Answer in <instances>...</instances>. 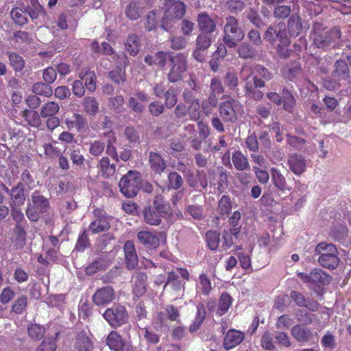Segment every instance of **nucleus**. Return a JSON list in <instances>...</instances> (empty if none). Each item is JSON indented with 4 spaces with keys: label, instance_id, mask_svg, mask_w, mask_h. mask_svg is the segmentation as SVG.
<instances>
[{
    "label": "nucleus",
    "instance_id": "obj_1",
    "mask_svg": "<svg viewBox=\"0 0 351 351\" xmlns=\"http://www.w3.org/2000/svg\"><path fill=\"white\" fill-rule=\"evenodd\" d=\"M163 14L161 20V27L165 31H169L173 23L180 20L186 12L185 5L180 1L160 0Z\"/></svg>",
    "mask_w": 351,
    "mask_h": 351
},
{
    "label": "nucleus",
    "instance_id": "obj_2",
    "mask_svg": "<svg viewBox=\"0 0 351 351\" xmlns=\"http://www.w3.org/2000/svg\"><path fill=\"white\" fill-rule=\"evenodd\" d=\"M340 37L341 32L339 28L334 27L329 31H326L322 23H315L312 38L317 47L324 49L334 45Z\"/></svg>",
    "mask_w": 351,
    "mask_h": 351
},
{
    "label": "nucleus",
    "instance_id": "obj_3",
    "mask_svg": "<svg viewBox=\"0 0 351 351\" xmlns=\"http://www.w3.org/2000/svg\"><path fill=\"white\" fill-rule=\"evenodd\" d=\"M243 37L244 33L239 26L238 21L233 16L228 17L223 29L225 45L230 48L234 47Z\"/></svg>",
    "mask_w": 351,
    "mask_h": 351
},
{
    "label": "nucleus",
    "instance_id": "obj_4",
    "mask_svg": "<svg viewBox=\"0 0 351 351\" xmlns=\"http://www.w3.org/2000/svg\"><path fill=\"white\" fill-rule=\"evenodd\" d=\"M141 176L137 171H130L123 176L119 185L121 193L127 197H133L141 189Z\"/></svg>",
    "mask_w": 351,
    "mask_h": 351
},
{
    "label": "nucleus",
    "instance_id": "obj_5",
    "mask_svg": "<svg viewBox=\"0 0 351 351\" xmlns=\"http://www.w3.org/2000/svg\"><path fill=\"white\" fill-rule=\"evenodd\" d=\"M252 69L247 66H243L241 71V78L245 81V95L254 99H259L263 97V93L257 90V88H261L265 86V82L261 79L255 78V81L252 82L250 74Z\"/></svg>",
    "mask_w": 351,
    "mask_h": 351
},
{
    "label": "nucleus",
    "instance_id": "obj_6",
    "mask_svg": "<svg viewBox=\"0 0 351 351\" xmlns=\"http://www.w3.org/2000/svg\"><path fill=\"white\" fill-rule=\"evenodd\" d=\"M103 317L112 327L117 328L127 322L128 315L123 306L117 305L106 309Z\"/></svg>",
    "mask_w": 351,
    "mask_h": 351
},
{
    "label": "nucleus",
    "instance_id": "obj_7",
    "mask_svg": "<svg viewBox=\"0 0 351 351\" xmlns=\"http://www.w3.org/2000/svg\"><path fill=\"white\" fill-rule=\"evenodd\" d=\"M172 66L168 75V79L171 82H175L182 78V74L187 68L186 56L179 53L171 59Z\"/></svg>",
    "mask_w": 351,
    "mask_h": 351
},
{
    "label": "nucleus",
    "instance_id": "obj_8",
    "mask_svg": "<svg viewBox=\"0 0 351 351\" xmlns=\"http://www.w3.org/2000/svg\"><path fill=\"white\" fill-rule=\"evenodd\" d=\"M265 38L273 44L276 39L284 45H289L290 40L287 36L285 24H276L269 27L265 32Z\"/></svg>",
    "mask_w": 351,
    "mask_h": 351
},
{
    "label": "nucleus",
    "instance_id": "obj_9",
    "mask_svg": "<svg viewBox=\"0 0 351 351\" xmlns=\"http://www.w3.org/2000/svg\"><path fill=\"white\" fill-rule=\"evenodd\" d=\"M240 109L238 101L228 99L219 106V114L223 121L234 122L237 120V114Z\"/></svg>",
    "mask_w": 351,
    "mask_h": 351
},
{
    "label": "nucleus",
    "instance_id": "obj_10",
    "mask_svg": "<svg viewBox=\"0 0 351 351\" xmlns=\"http://www.w3.org/2000/svg\"><path fill=\"white\" fill-rule=\"evenodd\" d=\"M298 276L304 282H313L317 285H328L331 277L320 269H313L309 274L299 273Z\"/></svg>",
    "mask_w": 351,
    "mask_h": 351
},
{
    "label": "nucleus",
    "instance_id": "obj_11",
    "mask_svg": "<svg viewBox=\"0 0 351 351\" xmlns=\"http://www.w3.org/2000/svg\"><path fill=\"white\" fill-rule=\"evenodd\" d=\"M114 299V289L109 286L98 289L93 296V300L97 306L106 305L112 302Z\"/></svg>",
    "mask_w": 351,
    "mask_h": 351
},
{
    "label": "nucleus",
    "instance_id": "obj_12",
    "mask_svg": "<svg viewBox=\"0 0 351 351\" xmlns=\"http://www.w3.org/2000/svg\"><path fill=\"white\" fill-rule=\"evenodd\" d=\"M288 31L292 37L298 36L303 30L306 29L308 26L303 24L302 19L298 14H292L288 21Z\"/></svg>",
    "mask_w": 351,
    "mask_h": 351
},
{
    "label": "nucleus",
    "instance_id": "obj_13",
    "mask_svg": "<svg viewBox=\"0 0 351 351\" xmlns=\"http://www.w3.org/2000/svg\"><path fill=\"white\" fill-rule=\"evenodd\" d=\"M292 336L300 343L309 341L313 338L312 331L302 325L297 324L291 328Z\"/></svg>",
    "mask_w": 351,
    "mask_h": 351
},
{
    "label": "nucleus",
    "instance_id": "obj_14",
    "mask_svg": "<svg viewBox=\"0 0 351 351\" xmlns=\"http://www.w3.org/2000/svg\"><path fill=\"white\" fill-rule=\"evenodd\" d=\"M290 169L296 175L302 173L306 167V161L304 157L298 154H292L288 158Z\"/></svg>",
    "mask_w": 351,
    "mask_h": 351
},
{
    "label": "nucleus",
    "instance_id": "obj_15",
    "mask_svg": "<svg viewBox=\"0 0 351 351\" xmlns=\"http://www.w3.org/2000/svg\"><path fill=\"white\" fill-rule=\"evenodd\" d=\"M243 338L244 335L242 332L236 330H230L225 335L223 346L226 350H230L239 345Z\"/></svg>",
    "mask_w": 351,
    "mask_h": 351
},
{
    "label": "nucleus",
    "instance_id": "obj_16",
    "mask_svg": "<svg viewBox=\"0 0 351 351\" xmlns=\"http://www.w3.org/2000/svg\"><path fill=\"white\" fill-rule=\"evenodd\" d=\"M137 237L140 243L149 249H155L159 245L158 237L151 232L140 231Z\"/></svg>",
    "mask_w": 351,
    "mask_h": 351
},
{
    "label": "nucleus",
    "instance_id": "obj_17",
    "mask_svg": "<svg viewBox=\"0 0 351 351\" xmlns=\"http://www.w3.org/2000/svg\"><path fill=\"white\" fill-rule=\"evenodd\" d=\"M197 24L199 29L206 34L213 32L216 28L215 21L204 13L198 15Z\"/></svg>",
    "mask_w": 351,
    "mask_h": 351
},
{
    "label": "nucleus",
    "instance_id": "obj_18",
    "mask_svg": "<svg viewBox=\"0 0 351 351\" xmlns=\"http://www.w3.org/2000/svg\"><path fill=\"white\" fill-rule=\"evenodd\" d=\"M106 344L110 350L124 351V342L122 337L115 331H111L106 338Z\"/></svg>",
    "mask_w": 351,
    "mask_h": 351
},
{
    "label": "nucleus",
    "instance_id": "obj_19",
    "mask_svg": "<svg viewBox=\"0 0 351 351\" xmlns=\"http://www.w3.org/2000/svg\"><path fill=\"white\" fill-rule=\"evenodd\" d=\"M64 123L69 130L75 129L77 131H81L86 126V119L77 113H75L72 119H66Z\"/></svg>",
    "mask_w": 351,
    "mask_h": 351
},
{
    "label": "nucleus",
    "instance_id": "obj_20",
    "mask_svg": "<svg viewBox=\"0 0 351 351\" xmlns=\"http://www.w3.org/2000/svg\"><path fill=\"white\" fill-rule=\"evenodd\" d=\"M167 213H161L158 209L149 208L145 210V221L152 226H157L161 222V217Z\"/></svg>",
    "mask_w": 351,
    "mask_h": 351
},
{
    "label": "nucleus",
    "instance_id": "obj_21",
    "mask_svg": "<svg viewBox=\"0 0 351 351\" xmlns=\"http://www.w3.org/2000/svg\"><path fill=\"white\" fill-rule=\"evenodd\" d=\"M147 275L143 272H137L134 276V286L133 293L138 297L141 296L145 291Z\"/></svg>",
    "mask_w": 351,
    "mask_h": 351
},
{
    "label": "nucleus",
    "instance_id": "obj_22",
    "mask_svg": "<svg viewBox=\"0 0 351 351\" xmlns=\"http://www.w3.org/2000/svg\"><path fill=\"white\" fill-rule=\"evenodd\" d=\"M149 162L152 170L156 173H160L166 168V164L161 156L155 152L149 153Z\"/></svg>",
    "mask_w": 351,
    "mask_h": 351
},
{
    "label": "nucleus",
    "instance_id": "obj_23",
    "mask_svg": "<svg viewBox=\"0 0 351 351\" xmlns=\"http://www.w3.org/2000/svg\"><path fill=\"white\" fill-rule=\"evenodd\" d=\"M318 262L322 267L333 269L337 267L339 262L338 252L330 255L324 254L323 256H319Z\"/></svg>",
    "mask_w": 351,
    "mask_h": 351
},
{
    "label": "nucleus",
    "instance_id": "obj_24",
    "mask_svg": "<svg viewBox=\"0 0 351 351\" xmlns=\"http://www.w3.org/2000/svg\"><path fill=\"white\" fill-rule=\"evenodd\" d=\"M335 69L332 73L334 79L338 80H346L349 77V69L344 60H337L335 62Z\"/></svg>",
    "mask_w": 351,
    "mask_h": 351
},
{
    "label": "nucleus",
    "instance_id": "obj_25",
    "mask_svg": "<svg viewBox=\"0 0 351 351\" xmlns=\"http://www.w3.org/2000/svg\"><path fill=\"white\" fill-rule=\"evenodd\" d=\"M140 40L135 34H130L125 43V50L131 55L136 56L140 49Z\"/></svg>",
    "mask_w": 351,
    "mask_h": 351
},
{
    "label": "nucleus",
    "instance_id": "obj_26",
    "mask_svg": "<svg viewBox=\"0 0 351 351\" xmlns=\"http://www.w3.org/2000/svg\"><path fill=\"white\" fill-rule=\"evenodd\" d=\"M232 160L234 167L239 171H245L250 168L247 157L239 151L233 153Z\"/></svg>",
    "mask_w": 351,
    "mask_h": 351
},
{
    "label": "nucleus",
    "instance_id": "obj_27",
    "mask_svg": "<svg viewBox=\"0 0 351 351\" xmlns=\"http://www.w3.org/2000/svg\"><path fill=\"white\" fill-rule=\"evenodd\" d=\"M10 196L14 206L23 204L25 197L24 194V189L21 182L18 183L15 187L10 190Z\"/></svg>",
    "mask_w": 351,
    "mask_h": 351
},
{
    "label": "nucleus",
    "instance_id": "obj_28",
    "mask_svg": "<svg viewBox=\"0 0 351 351\" xmlns=\"http://www.w3.org/2000/svg\"><path fill=\"white\" fill-rule=\"evenodd\" d=\"M245 66H247L252 69V73L250 74L251 80L252 82L255 81V78L261 79L263 78L265 80H269L271 79V74L263 66L261 65H249L245 64Z\"/></svg>",
    "mask_w": 351,
    "mask_h": 351
},
{
    "label": "nucleus",
    "instance_id": "obj_29",
    "mask_svg": "<svg viewBox=\"0 0 351 351\" xmlns=\"http://www.w3.org/2000/svg\"><path fill=\"white\" fill-rule=\"evenodd\" d=\"M109 223L105 217H100L94 220L89 225V230L97 234L107 230L109 228Z\"/></svg>",
    "mask_w": 351,
    "mask_h": 351
},
{
    "label": "nucleus",
    "instance_id": "obj_30",
    "mask_svg": "<svg viewBox=\"0 0 351 351\" xmlns=\"http://www.w3.org/2000/svg\"><path fill=\"white\" fill-rule=\"evenodd\" d=\"M75 346L77 351H93V348L90 339L83 333L78 335Z\"/></svg>",
    "mask_w": 351,
    "mask_h": 351
},
{
    "label": "nucleus",
    "instance_id": "obj_31",
    "mask_svg": "<svg viewBox=\"0 0 351 351\" xmlns=\"http://www.w3.org/2000/svg\"><path fill=\"white\" fill-rule=\"evenodd\" d=\"M271 179L274 186L280 191L288 189L285 178L279 170L276 168L271 169Z\"/></svg>",
    "mask_w": 351,
    "mask_h": 351
},
{
    "label": "nucleus",
    "instance_id": "obj_32",
    "mask_svg": "<svg viewBox=\"0 0 351 351\" xmlns=\"http://www.w3.org/2000/svg\"><path fill=\"white\" fill-rule=\"evenodd\" d=\"M60 106L54 101H49L45 104L40 109V116L43 118L55 117L59 112Z\"/></svg>",
    "mask_w": 351,
    "mask_h": 351
},
{
    "label": "nucleus",
    "instance_id": "obj_33",
    "mask_svg": "<svg viewBox=\"0 0 351 351\" xmlns=\"http://www.w3.org/2000/svg\"><path fill=\"white\" fill-rule=\"evenodd\" d=\"M211 282L208 277L205 274H200L199 281L196 285L197 293H202L203 295H207L211 290Z\"/></svg>",
    "mask_w": 351,
    "mask_h": 351
},
{
    "label": "nucleus",
    "instance_id": "obj_34",
    "mask_svg": "<svg viewBox=\"0 0 351 351\" xmlns=\"http://www.w3.org/2000/svg\"><path fill=\"white\" fill-rule=\"evenodd\" d=\"M206 317V311L204 308V305L202 303H199L197 306V313L196 317L193 322V323L190 326V330L191 332H195L197 330L204 320Z\"/></svg>",
    "mask_w": 351,
    "mask_h": 351
},
{
    "label": "nucleus",
    "instance_id": "obj_35",
    "mask_svg": "<svg viewBox=\"0 0 351 351\" xmlns=\"http://www.w3.org/2000/svg\"><path fill=\"white\" fill-rule=\"evenodd\" d=\"M99 168L103 176L110 177L115 173V165L110 162L107 157H103L99 160Z\"/></svg>",
    "mask_w": 351,
    "mask_h": 351
},
{
    "label": "nucleus",
    "instance_id": "obj_36",
    "mask_svg": "<svg viewBox=\"0 0 351 351\" xmlns=\"http://www.w3.org/2000/svg\"><path fill=\"white\" fill-rule=\"evenodd\" d=\"M32 200L34 207L40 213L45 212L49 207V202L47 199L38 193H34L32 195Z\"/></svg>",
    "mask_w": 351,
    "mask_h": 351
},
{
    "label": "nucleus",
    "instance_id": "obj_37",
    "mask_svg": "<svg viewBox=\"0 0 351 351\" xmlns=\"http://www.w3.org/2000/svg\"><path fill=\"white\" fill-rule=\"evenodd\" d=\"M232 304V298L228 293H222L219 301L217 313L219 315H223L227 313Z\"/></svg>",
    "mask_w": 351,
    "mask_h": 351
},
{
    "label": "nucleus",
    "instance_id": "obj_38",
    "mask_svg": "<svg viewBox=\"0 0 351 351\" xmlns=\"http://www.w3.org/2000/svg\"><path fill=\"white\" fill-rule=\"evenodd\" d=\"M22 117L32 126L37 127L40 124V115L36 111L25 110L22 112Z\"/></svg>",
    "mask_w": 351,
    "mask_h": 351
},
{
    "label": "nucleus",
    "instance_id": "obj_39",
    "mask_svg": "<svg viewBox=\"0 0 351 351\" xmlns=\"http://www.w3.org/2000/svg\"><path fill=\"white\" fill-rule=\"evenodd\" d=\"M143 13L142 8L136 2H131L125 9L126 16L131 20H136Z\"/></svg>",
    "mask_w": 351,
    "mask_h": 351
},
{
    "label": "nucleus",
    "instance_id": "obj_40",
    "mask_svg": "<svg viewBox=\"0 0 351 351\" xmlns=\"http://www.w3.org/2000/svg\"><path fill=\"white\" fill-rule=\"evenodd\" d=\"M315 252L319 256H323L324 254L330 255L338 252L337 247L333 244L324 242L319 243L315 247Z\"/></svg>",
    "mask_w": 351,
    "mask_h": 351
},
{
    "label": "nucleus",
    "instance_id": "obj_41",
    "mask_svg": "<svg viewBox=\"0 0 351 351\" xmlns=\"http://www.w3.org/2000/svg\"><path fill=\"white\" fill-rule=\"evenodd\" d=\"M206 239L208 247L211 250H216L220 241V234L216 231H208L206 234Z\"/></svg>",
    "mask_w": 351,
    "mask_h": 351
},
{
    "label": "nucleus",
    "instance_id": "obj_42",
    "mask_svg": "<svg viewBox=\"0 0 351 351\" xmlns=\"http://www.w3.org/2000/svg\"><path fill=\"white\" fill-rule=\"evenodd\" d=\"M45 331L44 327L36 324H31L27 328L29 336L34 339H40L43 337Z\"/></svg>",
    "mask_w": 351,
    "mask_h": 351
},
{
    "label": "nucleus",
    "instance_id": "obj_43",
    "mask_svg": "<svg viewBox=\"0 0 351 351\" xmlns=\"http://www.w3.org/2000/svg\"><path fill=\"white\" fill-rule=\"evenodd\" d=\"M10 63L13 69L19 71L24 68L25 62L21 56L14 52H9L8 53Z\"/></svg>",
    "mask_w": 351,
    "mask_h": 351
},
{
    "label": "nucleus",
    "instance_id": "obj_44",
    "mask_svg": "<svg viewBox=\"0 0 351 351\" xmlns=\"http://www.w3.org/2000/svg\"><path fill=\"white\" fill-rule=\"evenodd\" d=\"M83 104L87 113L94 115L98 112L99 104L95 98L86 97L84 99Z\"/></svg>",
    "mask_w": 351,
    "mask_h": 351
},
{
    "label": "nucleus",
    "instance_id": "obj_45",
    "mask_svg": "<svg viewBox=\"0 0 351 351\" xmlns=\"http://www.w3.org/2000/svg\"><path fill=\"white\" fill-rule=\"evenodd\" d=\"M34 93L36 95H44L49 97L51 95L53 91L51 86L47 83L38 82L33 86L32 89Z\"/></svg>",
    "mask_w": 351,
    "mask_h": 351
},
{
    "label": "nucleus",
    "instance_id": "obj_46",
    "mask_svg": "<svg viewBox=\"0 0 351 351\" xmlns=\"http://www.w3.org/2000/svg\"><path fill=\"white\" fill-rule=\"evenodd\" d=\"M169 187L172 189H180L183 183L182 176L177 172H171L168 176Z\"/></svg>",
    "mask_w": 351,
    "mask_h": 351
},
{
    "label": "nucleus",
    "instance_id": "obj_47",
    "mask_svg": "<svg viewBox=\"0 0 351 351\" xmlns=\"http://www.w3.org/2000/svg\"><path fill=\"white\" fill-rule=\"evenodd\" d=\"M11 15L14 22L19 25H23L27 22V13L19 8H14L11 11Z\"/></svg>",
    "mask_w": 351,
    "mask_h": 351
},
{
    "label": "nucleus",
    "instance_id": "obj_48",
    "mask_svg": "<svg viewBox=\"0 0 351 351\" xmlns=\"http://www.w3.org/2000/svg\"><path fill=\"white\" fill-rule=\"evenodd\" d=\"M282 99L284 109L287 111L291 112L295 104V101L292 94L287 90H283Z\"/></svg>",
    "mask_w": 351,
    "mask_h": 351
},
{
    "label": "nucleus",
    "instance_id": "obj_49",
    "mask_svg": "<svg viewBox=\"0 0 351 351\" xmlns=\"http://www.w3.org/2000/svg\"><path fill=\"white\" fill-rule=\"evenodd\" d=\"M212 39L207 34H200L196 39V47L204 51L206 50L211 45Z\"/></svg>",
    "mask_w": 351,
    "mask_h": 351
},
{
    "label": "nucleus",
    "instance_id": "obj_50",
    "mask_svg": "<svg viewBox=\"0 0 351 351\" xmlns=\"http://www.w3.org/2000/svg\"><path fill=\"white\" fill-rule=\"evenodd\" d=\"M56 143L57 142L55 141L53 143H45L43 145L45 154L47 156L50 158H54L59 156L61 154L60 149L55 146Z\"/></svg>",
    "mask_w": 351,
    "mask_h": 351
},
{
    "label": "nucleus",
    "instance_id": "obj_51",
    "mask_svg": "<svg viewBox=\"0 0 351 351\" xmlns=\"http://www.w3.org/2000/svg\"><path fill=\"white\" fill-rule=\"evenodd\" d=\"M287 143L290 147L295 150H301L304 148L305 141L295 136H288Z\"/></svg>",
    "mask_w": 351,
    "mask_h": 351
},
{
    "label": "nucleus",
    "instance_id": "obj_52",
    "mask_svg": "<svg viewBox=\"0 0 351 351\" xmlns=\"http://www.w3.org/2000/svg\"><path fill=\"white\" fill-rule=\"evenodd\" d=\"M85 86L87 90L93 92L96 88V75L94 71H86Z\"/></svg>",
    "mask_w": 351,
    "mask_h": 351
},
{
    "label": "nucleus",
    "instance_id": "obj_53",
    "mask_svg": "<svg viewBox=\"0 0 351 351\" xmlns=\"http://www.w3.org/2000/svg\"><path fill=\"white\" fill-rule=\"evenodd\" d=\"M56 349V341L53 338H46L36 351H55Z\"/></svg>",
    "mask_w": 351,
    "mask_h": 351
},
{
    "label": "nucleus",
    "instance_id": "obj_54",
    "mask_svg": "<svg viewBox=\"0 0 351 351\" xmlns=\"http://www.w3.org/2000/svg\"><path fill=\"white\" fill-rule=\"evenodd\" d=\"M154 207L161 213H168L169 206L164 202V197L162 195L158 194L155 196L154 201Z\"/></svg>",
    "mask_w": 351,
    "mask_h": 351
},
{
    "label": "nucleus",
    "instance_id": "obj_55",
    "mask_svg": "<svg viewBox=\"0 0 351 351\" xmlns=\"http://www.w3.org/2000/svg\"><path fill=\"white\" fill-rule=\"evenodd\" d=\"M224 84L230 89L234 90L238 86V78L235 73L228 72L224 77Z\"/></svg>",
    "mask_w": 351,
    "mask_h": 351
},
{
    "label": "nucleus",
    "instance_id": "obj_56",
    "mask_svg": "<svg viewBox=\"0 0 351 351\" xmlns=\"http://www.w3.org/2000/svg\"><path fill=\"white\" fill-rule=\"evenodd\" d=\"M105 148V145L103 142L99 141H94L93 143H90L89 147V152L95 156H97L101 155Z\"/></svg>",
    "mask_w": 351,
    "mask_h": 351
},
{
    "label": "nucleus",
    "instance_id": "obj_57",
    "mask_svg": "<svg viewBox=\"0 0 351 351\" xmlns=\"http://www.w3.org/2000/svg\"><path fill=\"white\" fill-rule=\"evenodd\" d=\"M321 344L326 348H334L335 346V337L329 331H328L322 338Z\"/></svg>",
    "mask_w": 351,
    "mask_h": 351
},
{
    "label": "nucleus",
    "instance_id": "obj_58",
    "mask_svg": "<svg viewBox=\"0 0 351 351\" xmlns=\"http://www.w3.org/2000/svg\"><path fill=\"white\" fill-rule=\"evenodd\" d=\"M291 8L287 5H278L274 10V16L277 19H285L291 13Z\"/></svg>",
    "mask_w": 351,
    "mask_h": 351
},
{
    "label": "nucleus",
    "instance_id": "obj_59",
    "mask_svg": "<svg viewBox=\"0 0 351 351\" xmlns=\"http://www.w3.org/2000/svg\"><path fill=\"white\" fill-rule=\"evenodd\" d=\"M125 136L132 143L134 144L139 143V134L134 128L127 127L125 130Z\"/></svg>",
    "mask_w": 351,
    "mask_h": 351
},
{
    "label": "nucleus",
    "instance_id": "obj_60",
    "mask_svg": "<svg viewBox=\"0 0 351 351\" xmlns=\"http://www.w3.org/2000/svg\"><path fill=\"white\" fill-rule=\"evenodd\" d=\"M43 77L46 83L52 84L56 79L57 72L54 68L47 67L43 71Z\"/></svg>",
    "mask_w": 351,
    "mask_h": 351
},
{
    "label": "nucleus",
    "instance_id": "obj_61",
    "mask_svg": "<svg viewBox=\"0 0 351 351\" xmlns=\"http://www.w3.org/2000/svg\"><path fill=\"white\" fill-rule=\"evenodd\" d=\"M140 335L143 336L150 343L155 344L159 341L158 335L147 328H141Z\"/></svg>",
    "mask_w": 351,
    "mask_h": 351
},
{
    "label": "nucleus",
    "instance_id": "obj_62",
    "mask_svg": "<svg viewBox=\"0 0 351 351\" xmlns=\"http://www.w3.org/2000/svg\"><path fill=\"white\" fill-rule=\"evenodd\" d=\"M27 306V298L21 296L15 301L12 305V311L16 313H21Z\"/></svg>",
    "mask_w": 351,
    "mask_h": 351
},
{
    "label": "nucleus",
    "instance_id": "obj_63",
    "mask_svg": "<svg viewBox=\"0 0 351 351\" xmlns=\"http://www.w3.org/2000/svg\"><path fill=\"white\" fill-rule=\"evenodd\" d=\"M32 4L33 8H29L27 14L32 19H38L39 15L43 13V8L36 0H32Z\"/></svg>",
    "mask_w": 351,
    "mask_h": 351
},
{
    "label": "nucleus",
    "instance_id": "obj_64",
    "mask_svg": "<svg viewBox=\"0 0 351 351\" xmlns=\"http://www.w3.org/2000/svg\"><path fill=\"white\" fill-rule=\"evenodd\" d=\"M186 40L182 36H174L171 39V47L173 49H182L186 46Z\"/></svg>",
    "mask_w": 351,
    "mask_h": 351
}]
</instances>
